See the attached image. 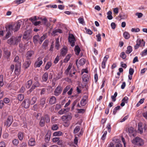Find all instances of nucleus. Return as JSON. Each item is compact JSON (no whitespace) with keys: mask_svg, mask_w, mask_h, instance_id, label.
<instances>
[{"mask_svg":"<svg viewBox=\"0 0 147 147\" xmlns=\"http://www.w3.org/2000/svg\"><path fill=\"white\" fill-rule=\"evenodd\" d=\"M133 144L138 146H142L144 145V140L140 138L137 137L132 141Z\"/></svg>","mask_w":147,"mask_h":147,"instance_id":"nucleus-1","label":"nucleus"},{"mask_svg":"<svg viewBox=\"0 0 147 147\" xmlns=\"http://www.w3.org/2000/svg\"><path fill=\"white\" fill-rule=\"evenodd\" d=\"M63 88L61 84H59L54 91V95L56 96H59L61 94Z\"/></svg>","mask_w":147,"mask_h":147,"instance_id":"nucleus-2","label":"nucleus"},{"mask_svg":"<svg viewBox=\"0 0 147 147\" xmlns=\"http://www.w3.org/2000/svg\"><path fill=\"white\" fill-rule=\"evenodd\" d=\"M32 32L30 30H27L24 32L23 35V38L28 40L32 37Z\"/></svg>","mask_w":147,"mask_h":147,"instance_id":"nucleus-3","label":"nucleus"},{"mask_svg":"<svg viewBox=\"0 0 147 147\" xmlns=\"http://www.w3.org/2000/svg\"><path fill=\"white\" fill-rule=\"evenodd\" d=\"M34 53V51L32 50L28 51L25 55L26 59L30 60V59H32Z\"/></svg>","mask_w":147,"mask_h":147,"instance_id":"nucleus-4","label":"nucleus"},{"mask_svg":"<svg viewBox=\"0 0 147 147\" xmlns=\"http://www.w3.org/2000/svg\"><path fill=\"white\" fill-rule=\"evenodd\" d=\"M42 59V58L40 57L37 58L34 63V66L35 67H38L40 66L43 63Z\"/></svg>","mask_w":147,"mask_h":147,"instance_id":"nucleus-5","label":"nucleus"},{"mask_svg":"<svg viewBox=\"0 0 147 147\" xmlns=\"http://www.w3.org/2000/svg\"><path fill=\"white\" fill-rule=\"evenodd\" d=\"M72 116L71 113H68L61 117V119L63 121H67L72 119Z\"/></svg>","mask_w":147,"mask_h":147,"instance_id":"nucleus-6","label":"nucleus"},{"mask_svg":"<svg viewBox=\"0 0 147 147\" xmlns=\"http://www.w3.org/2000/svg\"><path fill=\"white\" fill-rule=\"evenodd\" d=\"M68 41L72 47L75 45V41H76L75 37L73 34H69L68 37Z\"/></svg>","mask_w":147,"mask_h":147,"instance_id":"nucleus-7","label":"nucleus"},{"mask_svg":"<svg viewBox=\"0 0 147 147\" xmlns=\"http://www.w3.org/2000/svg\"><path fill=\"white\" fill-rule=\"evenodd\" d=\"M13 119V117L12 116H9L7 121L4 122L5 125H6L8 127L10 126L12 122Z\"/></svg>","mask_w":147,"mask_h":147,"instance_id":"nucleus-8","label":"nucleus"},{"mask_svg":"<svg viewBox=\"0 0 147 147\" xmlns=\"http://www.w3.org/2000/svg\"><path fill=\"white\" fill-rule=\"evenodd\" d=\"M21 63L18 62L17 64L15 65V73L16 75L19 74L21 68Z\"/></svg>","mask_w":147,"mask_h":147,"instance_id":"nucleus-9","label":"nucleus"},{"mask_svg":"<svg viewBox=\"0 0 147 147\" xmlns=\"http://www.w3.org/2000/svg\"><path fill=\"white\" fill-rule=\"evenodd\" d=\"M3 51L4 52V57L8 59H9L10 56L11 55V52L9 51L6 48H3Z\"/></svg>","mask_w":147,"mask_h":147,"instance_id":"nucleus-10","label":"nucleus"},{"mask_svg":"<svg viewBox=\"0 0 147 147\" xmlns=\"http://www.w3.org/2000/svg\"><path fill=\"white\" fill-rule=\"evenodd\" d=\"M30 102L28 99H26L22 102V105L25 108H28L30 105Z\"/></svg>","mask_w":147,"mask_h":147,"instance_id":"nucleus-11","label":"nucleus"},{"mask_svg":"<svg viewBox=\"0 0 147 147\" xmlns=\"http://www.w3.org/2000/svg\"><path fill=\"white\" fill-rule=\"evenodd\" d=\"M129 135L130 137H134L136 136V132L134 130V128L132 127H130L128 129Z\"/></svg>","mask_w":147,"mask_h":147,"instance_id":"nucleus-12","label":"nucleus"},{"mask_svg":"<svg viewBox=\"0 0 147 147\" xmlns=\"http://www.w3.org/2000/svg\"><path fill=\"white\" fill-rule=\"evenodd\" d=\"M20 23L19 22L15 24L13 26V30L14 31V32L17 31L20 29Z\"/></svg>","mask_w":147,"mask_h":147,"instance_id":"nucleus-13","label":"nucleus"},{"mask_svg":"<svg viewBox=\"0 0 147 147\" xmlns=\"http://www.w3.org/2000/svg\"><path fill=\"white\" fill-rule=\"evenodd\" d=\"M36 142L34 138H31L29 140L28 145L31 146H33L35 145Z\"/></svg>","mask_w":147,"mask_h":147,"instance_id":"nucleus-14","label":"nucleus"},{"mask_svg":"<svg viewBox=\"0 0 147 147\" xmlns=\"http://www.w3.org/2000/svg\"><path fill=\"white\" fill-rule=\"evenodd\" d=\"M31 63L30 60H26L25 61L23 64V67L26 69L28 67Z\"/></svg>","mask_w":147,"mask_h":147,"instance_id":"nucleus-15","label":"nucleus"},{"mask_svg":"<svg viewBox=\"0 0 147 147\" xmlns=\"http://www.w3.org/2000/svg\"><path fill=\"white\" fill-rule=\"evenodd\" d=\"M56 100V97L53 96H51L49 97V103L50 105H53L55 103Z\"/></svg>","mask_w":147,"mask_h":147,"instance_id":"nucleus-16","label":"nucleus"},{"mask_svg":"<svg viewBox=\"0 0 147 147\" xmlns=\"http://www.w3.org/2000/svg\"><path fill=\"white\" fill-rule=\"evenodd\" d=\"M8 43L10 45H16V42L15 40V37H12L7 40Z\"/></svg>","mask_w":147,"mask_h":147,"instance_id":"nucleus-17","label":"nucleus"},{"mask_svg":"<svg viewBox=\"0 0 147 147\" xmlns=\"http://www.w3.org/2000/svg\"><path fill=\"white\" fill-rule=\"evenodd\" d=\"M67 48L65 47H63L61 50V55L62 56H65L67 54Z\"/></svg>","mask_w":147,"mask_h":147,"instance_id":"nucleus-18","label":"nucleus"},{"mask_svg":"<svg viewBox=\"0 0 147 147\" xmlns=\"http://www.w3.org/2000/svg\"><path fill=\"white\" fill-rule=\"evenodd\" d=\"M87 98V97L86 96L82 98L80 102V104L81 106H84L86 104L87 102L86 100Z\"/></svg>","mask_w":147,"mask_h":147,"instance_id":"nucleus-19","label":"nucleus"},{"mask_svg":"<svg viewBox=\"0 0 147 147\" xmlns=\"http://www.w3.org/2000/svg\"><path fill=\"white\" fill-rule=\"evenodd\" d=\"M145 43V42L143 39L141 40L140 39L138 38L137 40L136 44L140 47L144 46Z\"/></svg>","mask_w":147,"mask_h":147,"instance_id":"nucleus-20","label":"nucleus"},{"mask_svg":"<svg viewBox=\"0 0 147 147\" xmlns=\"http://www.w3.org/2000/svg\"><path fill=\"white\" fill-rule=\"evenodd\" d=\"M82 79L83 82H85V84H87L89 80V77L86 74L83 75L82 76Z\"/></svg>","mask_w":147,"mask_h":147,"instance_id":"nucleus-21","label":"nucleus"},{"mask_svg":"<svg viewBox=\"0 0 147 147\" xmlns=\"http://www.w3.org/2000/svg\"><path fill=\"white\" fill-rule=\"evenodd\" d=\"M48 74L47 72H45L42 75V80L41 82H46L48 80Z\"/></svg>","mask_w":147,"mask_h":147,"instance_id":"nucleus-22","label":"nucleus"},{"mask_svg":"<svg viewBox=\"0 0 147 147\" xmlns=\"http://www.w3.org/2000/svg\"><path fill=\"white\" fill-rule=\"evenodd\" d=\"M41 87V85L38 81H36L34 82L32 87V88L35 89L36 87Z\"/></svg>","mask_w":147,"mask_h":147,"instance_id":"nucleus-23","label":"nucleus"},{"mask_svg":"<svg viewBox=\"0 0 147 147\" xmlns=\"http://www.w3.org/2000/svg\"><path fill=\"white\" fill-rule=\"evenodd\" d=\"M69 110V108L63 109L60 110L58 112L60 115H62L68 112Z\"/></svg>","mask_w":147,"mask_h":147,"instance_id":"nucleus-24","label":"nucleus"},{"mask_svg":"<svg viewBox=\"0 0 147 147\" xmlns=\"http://www.w3.org/2000/svg\"><path fill=\"white\" fill-rule=\"evenodd\" d=\"M49 42V41L48 40H45L42 45V48L45 49H46L47 48Z\"/></svg>","mask_w":147,"mask_h":147,"instance_id":"nucleus-25","label":"nucleus"},{"mask_svg":"<svg viewBox=\"0 0 147 147\" xmlns=\"http://www.w3.org/2000/svg\"><path fill=\"white\" fill-rule=\"evenodd\" d=\"M32 84V80H28L26 84V88L29 89L30 88Z\"/></svg>","mask_w":147,"mask_h":147,"instance_id":"nucleus-26","label":"nucleus"},{"mask_svg":"<svg viewBox=\"0 0 147 147\" xmlns=\"http://www.w3.org/2000/svg\"><path fill=\"white\" fill-rule=\"evenodd\" d=\"M138 132L142 134L143 133V128L142 123H139L138 124Z\"/></svg>","mask_w":147,"mask_h":147,"instance_id":"nucleus-27","label":"nucleus"},{"mask_svg":"<svg viewBox=\"0 0 147 147\" xmlns=\"http://www.w3.org/2000/svg\"><path fill=\"white\" fill-rule=\"evenodd\" d=\"M43 117L46 123H48L50 122V117L49 115L46 114Z\"/></svg>","mask_w":147,"mask_h":147,"instance_id":"nucleus-28","label":"nucleus"},{"mask_svg":"<svg viewBox=\"0 0 147 147\" xmlns=\"http://www.w3.org/2000/svg\"><path fill=\"white\" fill-rule=\"evenodd\" d=\"M46 98L43 97L41 98L40 101L39 105H40L42 107H43L44 105L45 104Z\"/></svg>","mask_w":147,"mask_h":147,"instance_id":"nucleus-29","label":"nucleus"},{"mask_svg":"<svg viewBox=\"0 0 147 147\" xmlns=\"http://www.w3.org/2000/svg\"><path fill=\"white\" fill-rule=\"evenodd\" d=\"M47 35L46 34H44L40 38L39 41H38L39 43L41 44L42 41L47 37Z\"/></svg>","mask_w":147,"mask_h":147,"instance_id":"nucleus-30","label":"nucleus"},{"mask_svg":"<svg viewBox=\"0 0 147 147\" xmlns=\"http://www.w3.org/2000/svg\"><path fill=\"white\" fill-rule=\"evenodd\" d=\"M40 37L39 35H37L34 36L33 38V42L35 43H37L39 41Z\"/></svg>","mask_w":147,"mask_h":147,"instance_id":"nucleus-31","label":"nucleus"},{"mask_svg":"<svg viewBox=\"0 0 147 147\" xmlns=\"http://www.w3.org/2000/svg\"><path fill=\"white\" fill-rule=\"evenodd\" d=\"M63 135V133L60 131H57L55 132L53 134V136H61Z\"/></svg>","mask_w":147,"mask_h":147,"instance_id":"nucleus-32","label":"nucleus"},{"mask_svg":"<svg viewBox=\"0 0 147 147\" xmlns=\"http://www.w3.org/2000/svg\"><path fill=\"white\" fill-rule=\"evenodd\" d=\"M74 51L75 52L76 54L78 55L80 53V49L78 45L76 46L75 48Z\"/></svg>","mask_w":147,"mask_h":147,"instance_id":"nucleus-33","label":"nucleus"},{"mask_svg":"<svg viewBox=\"0 0 147 147\" xmlns=\"http://www.w3.org/2000/svg\"><path fill=\"white\" fill-rule=\"evenodd\" d=\"M5 28L7 31H10L13 30V26L11 24L8 25L6 26L5 27Z\"/></svg>","mask_w":147,"mask_h":147,"instance_id":"nucleus-34","label":"nucleus"},{"mask_svg":"<svg viewBox=\"0 0 147 147\" xmlns=\"http://www.w3.org/2000/svg\"><path fill=\"white\" fill-rule=\"evenodd\" d=\"M70 89V86L68 85L67 86L63 89L62 92V95H64L66 94L67 92Z\"/></svg>","mask_w":147,"mask_h":147,"instance_id":"nucleus-35","label":"nucleus"},{"mask_svg":"<svg viewBox=\"0 0 147 147\" xmlns=\"http://www.w3.org/2000/svg\"><path fill=\"white\" fill-rule=\"evenodd\" d=\"M132 51V47L130 46H129L127 47V49L125 51V53L127 54H129Z\"/></svg>","mask_w":147,"mask_h":147,"instance_id":"nucleus-36","label":"nucleus"},{"mask_svg":"<svg viewBox=\"0 0 147 147\" xmlns=\"http://www.w3.org/2000/svg\"><path fill=\"white\" fill-rule=\"evenodd\" d=\"M39 124L40 126L44 127L45 126V121L43 117H41V119L39 122Z\"/></svg>","mask_w":147,"mask_h":147,"instance_id":"nucleus-37","label":"nucleus"},{"mask_svg":"<svg viewBox=\"0 0 147 147\" xmlns=\"http://www.w3.org/2000/svg\"><path fill=\"white\" fill-rule=\"evenodd\" d=\"M55 48L57 49L58 50L59 49V47L60 45L59 44V38H57L56 39V41L55 42Z\"/></svg>","mask_w":147,"mask_h":147,"instance_id":"nucleus-38","label":"nucleus"},{"mask_svg":"<svg viewBox=\"0 0 147 147\" xmlns=\"http://www.w3.org/2000/svg\"><path fill=\"white\" fill-rule=\"evenodd\" d=\"M52 65V63L50 61H49L47 62L46 65L45 67V69L46 70H48L49 68Z\"/></svg>","mask_w":147,"mask_h":147,"instance_id":"nucleus-39","label":"nucleus"},{"mask_svg":"<svg viewBox=\"0 0 147 147\" xmlns=\"http://www.w3.org/2000/svg\"><path fill=\"white\" fill-rule=\"evenodd\" d=\"M14 68V66L13 64H12L11 65L10 68L9 69V71L10 72V74H7V75L9 76H10L12 72H13Z\"/></svg>","mask_w":147,"mask_h":147,"instance_id":"nucleus-40","label":"nucleus"},{"mask_svg":"<svg viewBox=\"0 0 147 147\" xmlns=\"http://www.w3.org/2000/svg\"><path fill=\"white\" fill-rule=\"evenodd\" d=\"M50 137V134H47L46 135L45 137V141L46 142H48L49 141Z\"/></svg>","mask_w":147,"mask_h":147,"instance_id":"nucleus-41","label":"nucleus"},{"mask_svg":"<svg viewBox=\"0 0 147 147\" xmlns=\"http://www.w3.org/2000/svg\"><path fill=\"white\" fill-rule=\"evenodd\" d=\"M59 128V125L57 124H54L52 126L51 129L53 130H56Z\"/></svg>","mask_w":147,"mask_h":147,"instance_id":"nucleus-42","label":"nucleus"},{"mask_svg":"<svg viewBox=\"0 0 147 147\" xmlns=\"http://www.w3.org/2000/svg\"><path fill=\"white\" fill-rule=\"evenodd\" d=\"M37 100V98L36 96L33 97L30 101V102L32 105L34 104L35 103Z\"/></svg>","mask_w":147,"mask_h":147,"instance_id":"nucleus-43","label":"nucleus"},{"mask_svg":"<svg viewBox=\"0 0 147 147\" xmlns=\"http://www.w3.org/2000/svg\"><path fill=\"white\" fill-rule=\"evenodd\" d=\"M71 57V54H68L66 57L64 59L63 61L64 63L67 62L70 59Z\"/></svg>","mask_w":147,"mask_h":147,"instance_id":"nucleus-44","label":"nucleus"},{"mask_svg":"<svg viewBox=\"0 0 147 147\" xmlns=\"http://www.w3.org/2000/svg\"><path fill=\"white\" fill-rule=\"evenodd\" d=\"M120 106H118L114 108L113 111V114L114 115H115L116 114L117 111L118 110H119L120 109Z\"/></svg>","mask_w":147,"mask_h":147,"instance_id":"nucleus-45","label":"nucleus"},{"mask_svg":"<svg viewBox=\"0 0 147 147\" xmlns=\"http://www.w3.org/2000/svg\"><path fill=\"white\" fill-rule=\"evenodd\" d=\"M25 1V0H17L14 1H13V3H15L17 4L18 5H19L20 3H23Z\"/></svg>","mask_w":147,"mask_h":147,"instance_id":"nucleus-46","label":"nucleus"},{"mask_svg":"<svg viewBox=\"0 0 147 147\" xmlns=\"http://www.w3.org/2000/svg\"><path fill=\"white\" fill-rule=\"evenodd\" d=\"M24 98V95L23 94H19L18 95V100L21 101L23 100Z\"/></svg>","mask_w":147,"mask_h":147,"instance_id":"nucleus-47","label":"nucleus"},{"mask_svg":"<svg viewBox=\"0 0 147 147\" xmlns=\"http://www.w3.org/2000/svg\"><path fill=\"white\" fill-rule=\"evenodd\" d=\"M124 37L126 39H128L130 37V35L129 33L126 32H125L123 33Z\"/></svg>","mask_w":147,"mask_h":147,"instance_id":"nucleus-48","label":"nucleus"},{"mask_svg":"<svg viewBox=\"0 0 147 147\" xmlns=\"http://www.w3.org/2000/svg\"><path fill=\"white\" fill-rule=\"evenodd\" d=\"M18 137L20 140H22L23 137V133L21 132H19L18 134Z\"/></svg>","mask_w":147,"mask_h":147,"instance_id":"nucleus-49","label":"nucleus"},{"mask_svg":"<svg viewBox=\"0 0 147 147\" xmlns=\"http://www.w3.org/2000/svg\"><path fill=\"white\" fill-rule=\"evenodd\" d=\"M62 32H63L62 30L58 29L53 31L52 32L53 34H55L57 33H62Z\"/></svg>","mask_w":147,"mask_h":147,"instance_id":"nucleus-50","label":"nucleus"},{"mask_svg":"<svg viewBox=\"0 0 147 147\" xmlns=\"http://www.w3.org/2000/svg\"><path fill=\"white\" fill-rule=\"evenodd\" d=\"M80 127L79 126H77L74 131V134L77 133L80 130Z\"/></svg>","mask_w":147,"mask_h":147,"instance_id":"nucleus-51","label":"nucleus"},{"mask_svg":"<svg viewBox=\"0 0 147 147\" xmlns=\"http://www.w3.org/2000/svg\"><path fill=\"white\" fill-rule=\"evenodd\" d=\"M120 56L123 59H125L126 57V55L125 53L124 52H122L120 53Z\"/></svg>","mask_w":147,"mask_h":147,"instance_id":"nucleus-52","label":"nucleus"},{"mask_svg":"<svg viewBox=\"0 0 147 147\" xmlns=\"http://www.w3.org/2000/svg\"><path fill=\"white\" fill-rule=\"evenodd\" d=\"M63 76V71H62L59 72L57 74V78L58 79L61 78Z\"/></svg>","mask_w":147,"mask_h":147,"instance_id":"nucleus-53","label":"nucleus"},{"mask_svg":"<svg viewBox=\"0 0 147 147\" xmlns=\"http://www.w3.org/2000/svg\"><path fill=\"white\" fill-rule=\"evenodd\" d=\"M85 59H84L82 58L80 60L79 63L81 65H83L85 63Z\"/></svg>","mask_w":147,"mask_h":147,"instance_id":"nucleus-54","label":"nucleus"},{"mask_svg":"<svg viewBox=\"0 0 147 147\" xmlns=\"http://www.w3.org/2000/svg\"><path fill=\"white\" fill-rule=\"evenodd\" d=\"M12 143L14 145L17 146L19 143V141L18 139H15L12 141Z\"/></svg>","mask_w":147,"mask_h":147,"instance_id":"nucleus-55","label":"nucleus"},{"mask_svg":"<svg viewBox=\"0 0 147 147\" xmlns=\"http://www.w3.org/2000/svg\"><path fill=\"white\" fill-rule=\"evenodd\" d=\"M21 36H19L15 37V40L16 42V45L18 44V43L21 40Z\"/></svg>","mask_w":147,"mask_h":147,"instance_id":"nucleus-56","label":"nucleus"},{"mask_svg":"<svg viewBox=\"0 0 147 147\" xmlns=\"http://www.w3.org/2000/svg\"><path fill=\"white\" fill-rule=\"evenodd\" d=\"M85 30L87 33L90 35H91L92 34V32L90 29H87L86 27L85 28Z\"/></svg>","mask_w":147,"mask_h":147,"instance_id":"nucleus-57","label":"nucleus"},{"mask_svg":"<svg viewBox=\"0 0 147 147\" xmlns=\"http://www.w3.org/2000/svg\"><path fill=\"white\" fill-rule=\"evenodd\" d=\"M128 98L127 96H125L122 100V101H123L124 102L126 103H127L128 102Z\"/></svg>","mask_w":147,"mask_h":147,"instance_id":"nucleus-58","label":"nucleus"},{"mask_svg":"<svg viewBox=\"0 0 147 147\" xmlns=\"http://www.w3.org/2000/svg\"><path fill=\"white\" fill-rule=\"evenodd\" d=\"M147 55V48L143 51L141 54V55L142 56H144Z\"/></svg>","mask_w":147,"mask_h":147,"instance_id":"nucleus-59","label":"nucleus"},{"mask_svg":"<svg viewBox=\"0 0 147 147\" xmlns=\"http://www.w3.org/2000/svg\"><path fill=\"white\" fill-rule=\"evenodd\" d=\"M96 40L97 41H100L101 40V35L98 34L96 35Z\"/></svg>","mask_w":147,"mask_h":147,"instance_id":"nucleus-60","label":"nucleus"},{"mask_svg":"<svg viewBox=\"0 0 147 147\" xmlns=\"http://www.w3.org/2000/svg\"><path fill=\"white\" fill-rule=\"evenodd\" d=\"M59 56L57 55L56 58L55 59L54 61V63L55 64H57L58 62L59 59Z\"/></svg>","mask_w":147,"mask_h":147,"instance_id":"nucleus-61","label":"nucleus"},{"mask_svg":"<svg viewBox=\"0 0 147 147\" xmlns=\"http://www.w3.org/2000/svg\"><path fill=\"white\" fill-rule=\"evenodd\" d=\"M19 58L18 56H17L15 57L14 59V61L15 62H16V63L15 64H17L18 63V62L21 63V62H20L19 61Z\"/></svg>","mask_w":147,"mask_h":147,"instance_id":"nucleus-62","label":"nucleus"},{"mask_svg":"<svg viewBox=\"0 0 147 147\" xmlns=\"http://www.w3.org/2000/svg\"><path fill=\"white\" fill-rule=\"evenodd\" d=\"M3 101L5 103L7 104L9 102L10 100L8 98H5L4 99Z\"/></svg>","mask_w":147,"mask_h":147,"instance_id":"nucleus-63","label":"nucleus"},{"mask_svg":"<svg viewBox=\"0 0 147 147\" xmlns=\"http://www.w3.org/2000/svg\"><path fill=\"white\" fill-rule=\"evenodd\" d=\"M78 20L79 23L82 24L84 23V19L82 18H78Z\"/></svg>","mask_w":147,"mask_h":147,"instance_id":"nucleus-64","label":"nucleus"}]
</instances>
